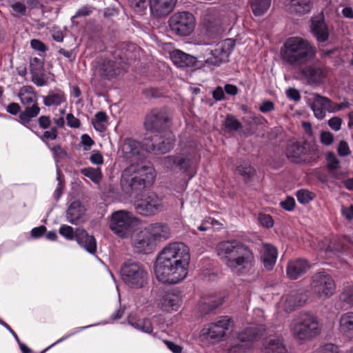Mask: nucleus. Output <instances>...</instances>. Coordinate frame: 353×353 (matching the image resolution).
Here are the masks:
<instances>
[{
  "instance_id": "nucleus-1",
  "label": "nucleus",
  "mask_w": 353,
  "mask_h": 353,
  "mask_svg": "<svg viewBox=\"0 0 353 353\" xmlns=\"http://www.w3.org/2000/svg\"><path fill=\"white\" fill-rule=\"evenodd\" d=\"M190 261L188 247L181 242L168 245L161 252L154 265L158 281L167 284H176L188 276Z\"/></svg>"
},
{
  "instance_id": "nucleus-2",
  "label": "nucleus",
  "mask_w": 353,
  "mask_h": 353,
  "mask_svg": "<svg viewBox=\"0 0 353 353\" xmlns=\"http://www.w3.org/2000/svg\"><path fill=\"white\" fill-rule=\"evenodd\" d=\"M204 45L201 50L203 57H206L204 61H198L195 57L180 50H174L170 52V59L178 68L194 67L204 70H213L215 68L228 61L234 46V41L228 39L219 42L205 43Z\"/></svg>"
},
{
  "instance_id": "nucleus-3",
  "label": "nucleus",
  "mask_w": 353,
  "mask_h": 353,
  "mask_svg": "<svg viewBox=\"0 0 353 353\" xmlns=\"http://www.w3.org/2000/svg\"><path fill=\"white\" fill-rule=\"evenodd\" d=\"M217 254L233 274L245 276L252 273L254 256L246 245L235 240L223 241L217 246Z\"/></svg>"
},
{
  "instance_id": "nucleus-4",
  "label": "nucleus",
  "mask_w": 353,
  "mask_h": 353,
  "mask_svg": "<svg viewBox=\"0 0 353 353\" xmlns=\"http://www.w3.org/2000/svg\"><path fill=\"white\" fill-rule=\"evenodd\" d=\"M315 47L301 37H290L283 43L280 50L281 59L284 63L301 66L310 61L316 55Z\"/></svg>"
},
{
  "instance_id": "nucleus-5",
  "label": "nucleus",
  "mask_w": 353,
  "mask_h": 353,
  "mask_svg": "<svg viewBox=\"0 0 353 353\" xmlns=\"http://www.w3.org/2000/svg\"><path fill=\"white\" fill-rule=\"evenodd\" d=\"M154 178L153 168L132 164L123 171L121 186L127 194H131L134 190L152 185Z\"/></svg>"
},
{
  "instance_id": "nucleus-6",
  "label": "nucleus",
  "mask_w": 353,
  "mask_h": 353,
  "mask_svg": "<svg viewBox=\"0 0 353 353\" xmlns=\"http://www.w3.org/2000/svg\"><path fill=\"white\" fill-rule=\"evenodd\" d=\"M293 336L300 341L310 340L321 333V327L318 318L313 314H301L292 320L290 325Z\"/></svg>"
},
{
  "instance_id": "nucleus-7",
  "label": "nucleus",
  "mask_w": 353,
  "mask_h": 353,
  "mask_svg": "<svg viewBox=\"0 0 353 353\" xmlns=\"http://www.w3.org/2000/svg\"><path fill=\"white\" fill-rule=\"evenodd\" d=\"M168 25L173 34L179 37H188L194 30L196 19L190 12H176L169 19Z\"/></svg>"
},
{
  "instance_id": "nucleus-8",
  "label": "nucleus",
  "mask_w": 353,
  "mask_h": 353,
  "mask_svg": "<svg viewBox=\"0 0 353 353\" xmlns=\"http://www.w3.org/2000/svg\"><path fill=\"white\" fill-rule=\"evenodd\" d=\"M137 219L134 215L125 210H118L111 214L109 226L110 230L118 236L129 237Z\"/></svg>"
},
{
  "instance_id": "nucleus-9",
  "label": "nucleus",
  "mask_w": 353,
  "mask_h": 353,
  "mask_svg": "<svg viewBox=\"0 0 353 353\" xmlns=\"http://www.w3.org/2000/svg\"><path fill=\"white\" fill-rule=\"evenodd\" d=\"M123 281L130 288H142L147 283L148 273L144 267L136 262H128L121 269Z\"/></svg>"
},
{
  "instance_id": "nucleus-10",
  "label": "nucleus",
  "mask_w": 353,
  "mask_h": 353,
  "mask_svg": "<svg viewBox=\"0 0 353 353\" xmlns=\"http://www.w3.org/2000/svg\"><path fill=\"white\" fill-rule=\"evenodd\" d=\"M311 288L313 292L320 298H330L336 290L332 277L326 272L321 271L312 277Z\"/></svg>"
},
{
  "instance_id": "nucleus-11",
  "label": "nucleus",
  "mask_w": 353,
  "mask_h": 353,
  "mask_svg": "<svg viewBox=\"0 0 353 353\" xmlns=\"http://www.w3.org/2000/svg\"><path fill=\"white\" fill-rule=\"evenodd\" d=\"M137 212L143 216L153 215L163 209L162 199L155 193L143 195L134 203Z\"/></svg>"
},
{
  "instance_id": "nucleus-12",
  "label": "nucleus",
  "mask_w": 353,
  "mask_h": 353,
  "mask_svg": "<svg viewBox=\"0 0 353 353\" xmlns=\"http://www.w3.org/2000/svg\"><path fill=\"white\" fill-rule=\"evenodd\" d=\"M196 161L194 156L191 154H182L178 156H168L163 159V164L165 168L174 170L178 168L183 172H188Z\"/></svg>"
},
{
  "instance_id": "nucleus-13",
  "label": "nucleus",
  "mask_w": 353,
  "mask_h": 353,
  "mask_svg": "<svg viewBox=\"0 0 353 353\" xmlns=\"http://www.w3.org/2000/svg\"><path fill=\"white\" fill-rule=\"evenodd\" d=\"M169 123L167 113L161 110H152L146 115L145 128L150 132H159L165 129Z\"/></svg>"
},
{
  "instance_id": "nucleus-14",
  "label": "nucleus",
  "mask_w": 353,
  "mask_h": 353,
  "mask_svg": "<svg viewBox=\"0 0 353 353\" xmlns=\"http://www.w3.org/2000/svg\"><path fill=\"white\" fill-rule=\"evenodd\" d=\"M231 319L228 316H221L216 322L212 323L202 330L203 335H208L215 341H221L225 335V332L229 330Z\"/></svg>"
},
{
  "instance_id": "nucleus-15",
  "label": "nucleus",
  "mask_w": 353,
  "mask_h": 353,
  "mask_svg": "<svg viewBox=\"0 0 353 353\" xmlns=\"http://www.w3.org/2000/svg\"><path fill=\"white\" fill-rule=\"evenodd\" d=\"M307 297V294L305 291L292 292L282 298L280 304L286 312H291L296 307L304 305Z\"/></svg>"
},
{
  "instance_id": "nucleus-16",
  "label": "nucleus",
  "mask_w": 353,
  "mask_h": 353,
  "mask_svg": "<svg viewBox=\"0 0 353 353\" xmlns=\"http://www.w3.org/2000/svg\"><path fill=\"white\" fill-rule=\"evenodd\" d=\"M202 24L208 32L219 33L222 31L220 12L215 8L207 9L202 17Z\"/></svg>"
},
{
  "instance_id": "nucleus-17",
  "label": "nucleus",
  "mask_w": 353,
  "mask_h": 353,
  "mask_svg": "<svg viewBox=\"0 0 353 353\" xmlns=\"http://www.w3.org/2000/svg\"><path fill=\"white\" fill-rule=\"evenodd\" d=\"M302 78L310 85H318L326 76L325 69L319 65H311L301 70Z\"/></svg>"
},
{
  "instance_id": "nucleus-18",
  "label": "nucleus",
  "mask_w": 353,
  "mask_h": 353,
  "mask_svg": "<svg viewBox=\"0 0 353 353\" xmlns=\"http://www.w3.org/2000/svg\"><path fill=\"white\" fill-rule=\"evenodd\" d=\"M177 0H149L151 13L155 17L168 15L175 7Z\"/></svg>"
},
{
  "instance_id": "nucleus-19",
  "label": "nucleus",
  "mask_w": 353,
  "mask_h": 353,
  "mask_svg": "<svg viewBox=\"0 0 353 353\" xmlns=\"http://www.w3.org/2000/svg\"><path fill=\"white\" fill-rule=\"evenodd\" d=\"M311 32L319 42L323 43L328 39L330 31L323 17L312 19Z\"/></svg>"
},
{
  "instance_id": "nucleus-20",
  "label": "nucleus",
  "mask_w": 353,
  "mask_h": 353,
  "mask_svg": "<svg viewBox=\"0 0 353 353\" xmlns=\"http://www.w3.org/2000/svg\"><path fill=\"white\" fill-rule=\"evenodd\" d=\"M310 268L308 262L302 259L290 261L287 267V275L290 279H297Z\"/></svg>"
},
{
  "instance_id": "nucleus-21",
  "label": "nucleus",
  "mask_w": 353,
  "mask_h": 353,
  "mask_svg": "<svg viewBox=\"0 0 353 353\" xmlns=\"http://www.w3.org/2000/svg\"><path fill=\"white\" fill-rule=\"evenodd\" d=\"M75 239L78 244L84 248L88 253L94 254L97 250V242L94 237L89 235L83 229H78L75 232Z\"/></svg>"
},
{
  "instance_id": "nucleus-22",
  "label": "nucleus",
  "mask_w": 353,
  "mask_h": 353,
  "mask_svg": "<svg viewBox=\"0 0 353 353\" xmlns=\"http://www.w3.org/2000/svg\"><path fill=\"white\" fill-rule=\"evenodd\" d=\"M154 243V241L145 230L137 235L134 239L132 245L136 252L148 253L152 250Z\"/></svg>"
},
{
  "instance_id": "nucleus-23",
  "label": "nucleus",
  "mask_w": 353,
  "mask_h": 353,
  "mask_svg": "<svg viewBox=\"0 0 353 353\" xmlns=\"http://www.w3.org/2000/svg\"><path fill=\"white\" fill-rule=\"evenodd\" d=\"M263 325L252 323L239 334L238 339L241 342H250L258 340L263 334Z\"/></svg>"
},
{
  "instance_id": "nucleus-24",
  "label": "nucleus",
  "mask_w": 353,
  "mask_h": 353,
  "mask_svg": "<svg viewBox=\"0 0 353 353\" xmlns=\"http://www.w3.org/2000/svg\"><path fill=\"white\" fill-rule=\"evenodd\" d=\"M181 303L179 296L167 293L159 299L158 306L163 311L171 312L177 311L181 306Z\"/></svg>"
},
{
  "instance_id": "nucleus-25",
  "label": "nucleus",
  "mask_w": 353,
  "mask_h": 353,
  "mask_svg": "<svg viewBox=\"0 0 353 353\" xmlns=\"http://www.w3.org/2000/svg\"><path fill=\"white\" fill-rule=\"evenodd\" d=\"M145 230L154 242L168 239L170 235L169 227L164 223H155L150 224L145 228Z\"/></svg>"
},
{
  "instance_id": "nucleus-26",
  "label": "nucleus",
  "mask_w": 353,
  "mask_h": 353,
  "mask_svg": "<svg viewBox=\"0 0 353 353\" xmlns=\"http://www.w3.org/2000/svg\"><path fill=\"white\" fill-rule=\"evenodd\" d=\"M327 102H328L327 97H323L318 94H314V99L311 103L310 108L313 111L314 117L317 119L322 120L325 117L327 111Z\"/></svg>"
},
{
  "instance_id": "nucleus-27",
  "label": "nucleus",
  "mask_w": 353,
  "mask_h": 353,
  "mask_svg": "<svg viewBox=\"0 0 353 353\" xmlns=\"http://www.w3.org/2000/svg\"><path fill=\"white\" fill-rule=\"evenodd\" d=\"M278 256L277 249L270 244H264L262 250V261L264 268L271 270L275 265Z\"/></svg>"
},
{
  "instance_id": "nucleus-28",
  "label": "nucleus",
  "mask_w": 353,
  "mask_h": 353,
  "mask_svg": "<svg viewBox=\"0 0 353 353\" xmlns=\"http://www.w3.org/2000/svg\"><path fill=\"white\" fill-rule=\"evenodd\" d=\"M85 212L84 207L79 201H74L68 207L66 212V219L72 224L77 225Z\"/></svg>"
},
{
  "instance_id": "nucleus-29",
  "label": "nucleus",
  "mask_w": 353,
  "mask_h": 353,
  "mask_svg": "<svg viewBox=\"0 0 353 353\" xmlns=\"http://www.w3.org/2000/svg\"><path fill=\"white\" fill-rule=\"evenodd\" d=\"M66 97L63 92L60 90H52L43 97V101L46 106H59L65 102Z\"/></svg>"
},
{
  "instance_id": "nucleus-30",
  "label": "nucleus",
  "mask_w": 353,
  "mask_h": 353,
  "mask_svg": "<svg viewBox=\"0 0 353 353\" xmlns=\"http://www.w3.org/2000/svg\"><path fill=\"white\" fill-rule=\"evenodd\" d=\"M100 75L105 79H110L120 73V68L112 61H104L98 68Z\"/></svg>"
},
{
  "instance_id": "nucleus-31",
  "label": "nucleus",
  "mask_w": 353,
  "mask_h": 353,
  "mask_svg": "<svg viewBox=\"0 0 353 353\" xmlns=\"http://www.w3.org/2000/svg\"><path fill=\"white\" fill-rule=\"evenodd\" d=\"M19 97L26 108L37 104V96L31 86H23L20 89Z\"/></svg>"
},
{
  "instance_id": "nucleus-32",
  "label": "nucleus",
  "mask_w": 353,
  "mask_h": 353,
  "mask_svg": "<svg viewBox=\"0 0 353 353\" xmlns=\"http://www.w3.org/2000/svg\"><path fill=\"white\" fill-rule=\"evenodd\" d=\"M253 14L256 17L264 15L270 9L272 0H248Z\"/></svg>"
},
{
  "instance_id": "nucleus-33",
  "label": "nucleus",
  "mask_w": 353,
  "mask_h": 353,
  "mask_svg": "<svg viewBox=\"0 0 353 353\" xmlns=\"http://www.w3.org/2000/svg\"><path fill=\"white\" fill-rule=\"evenodd\" d=\"M122 152L126 158H131L140 153V143L132 139H126L121 148Z\"/></svg>"
},
{
  "instance_id": "nucleus-34",
  "label": "nucleus",
  "mask_w": 353,
  "mask_h": 353,
  "mask_svg": "<svg viewBox=\"0 0 353 353\" xmlns=\"http://www.w3.org/2000/svg\"><path fill=\"white\" fill-rule=\"evenodd\" d=\"M223 302L222 299L214 297L203 298L199 303V310L201 313L207 314L210 311L218 307Z\"/></svg>"
},
{
  "instance_id": "nucleus-35",
  "label": "nucleus",
  "mask_w": 353,
  "mask_h": 353,
  "mask_svg": "<svg viewBox=\"0 0 353 353\" xmlns=\"http://www.w3.org/2000/svg\"><path fill=\"white\" fill-rule=\"evenodd\" d=\"M128 323L134 328L147 334H152L153 327L152 322L148 319H139L134 320L129 318Z\"/></svg>"
},
{
  "instance_id": "nucleus-36",
  "label": "nucleus",
  "mask_w": 353,
  "mask_h": 353,
  "mask_svg": "<svg viewBox=\"0 0 353 353\" xmlns=\"http://www.w3.org/2000/svg\"><path fill=\"white\" fill-rule=\"evenodd\" d=\"M40 112V108L37 104H33L30 107H26L25 110L21 112L19 114L20 122L25 126L30 122L31 119L36 117Z\"/></svg>"
},
{
  "instance_id": "nucleus-37",
  "label": "nucleus",
  "mask_w": 353,
  "mask_h": 353,
  "mask_svg": "<svg viewBox=\"0 0 353 353\" xmlns=\"http://www.w3.org/2000/svg\"><path fill=\"white\" fill-rule=\"evenodd\" d=\"M264 353H286L287 350L280 339H270L264 345Z\"/></svg>"
},
{
  "instance_id": "nucleus-38",
  "label": "nucleus",
  "mask_w": 353,
  "mask_h": 353,
  "mask_svg": "<svg viewBox=\"0 0 353 353\" xmlns=\"http://www.w3.org/2000/svg\"><path fill=\"white\" fill-rule=\"evenodd\" d=\"M339 328L341 332L345 334L353 332V312H346L341 316Z\"/></svg>"
},
{
  "instance_id": "nucleus-39",
  "label": "nucleus",
  "mask_w": 353,
  "mask_h": 353,
  "mask_svg": "<svg viewBox=\"0 0 353 353\" xmlns=\"http://www.w3.org/2000/svg\"><path fill=\"white\" fill-rule=\"evenodd\" d=\"M311 7V0H292L290 10L292 12L305 14L310 10Z\"/></svg>"
},
{
  "instance_id": "nucleus-40",
  "label": "nucleus",
  "mask_w": 353,
  "mask_h": 353,
  "mask_svg": "<svg viewBox=\"0 0 353 353\" xmlns=\"http://www.w3.org/2000/svg\"><path fill=\"white\" fill-rule=\"evenodd\" d=\"M303 152L304 148L300 143L296 142L289 143L286 150L287 157L295 161L301 160V156Z\"/></svg>"
},
{
  "instance_id": "nucleus-41",
  "label": "nucleus",
  "mask_w": 353,
  "mask_h": 353,
  "mask_svg": "<svg viewBox=\"0 0 353 353\" xmlns=\"http://www.w3.org/2000/svg\"><path fill=\"white\" fill-rule=\"evenodd\" d=\"M81 173L89 178L93 183L96 184L100 183L102 180L103 174L100 168H94L92 167L84 168L81 170Z\"/></svg>"
},
{
  "instance_id": "nucleus-42",
  "label": "nucleus",
  "mask_w": 353,
  "mask_h": 353,
  "mask_svg": "<svg viewBox=\"0 0 353 353\" xmlns=\"http://www.w3.org/2000/svg\"><path fill=\"white\" fill-rule=\"evenodd\" d=\"M174 139L169 137L166 140L163 141L161 143L157 144L152 143L150 149L152 151H158L161 153H166L169 152L173 146Z\"/></svg>"
},
{
  "instance_id": "nucleus-43",
  "label": "nucleus",
  "mask_w": 353,
  "mask_h": 353,
  "mask_svg": "<svg viewBox=\"0 0 353 353\" xmlns=\"http://www.w3.org/2000/svg\"><path fill=\"white\" fill-rule=\"evenodd\" d=\"M326 160L330 172L334 174L335 170L339 168L340 162L339 159L333 152H328L326 156Z\"/></svg>"
},
{
  "instance_id": "nucleus-44",
  "label": "nucleus",
  "mask_w": 353,
  "mask_h": 353,
  "mask_svg": "<svg viewBox=\"0 0 353 353\" xmlns=\"http://www.w3.org/2000/svg\"><path fill=\"white\" fill-rule=\"evenodd\" d=\"M296 198L299 203L305 204L314 198V194L307 190H300L296 192Z\"/></svg>"
},
{
  "instance_id": "nucleus-45",
  "label": "nucleus",
  "mask_w": 353,
  "mask_h": 353,
  "mask_svg": "<svg viewBox=\"0 0 353 353\" xmlns=\"http://www.w3.org/2000/svg\"><path fill=\"white\" fill-rule=\"evenodd\" d=\"M225 127L230 130H238L241 128V123L233 116H227L225 121Z\"/></svg>"
},
{
  "instance_id": "nucleus-46",
  "label": "nucleus",
  "mask_w": 353,
  "mask_h": 353,
  "mask_svg": "<svg viewBox=\"0 0 353 353\" xmlns=\"http://www.w3.org/2000/svg\"><path fill=\"white\" fill-rule=\"evenodd\" d=\"M130 7L138 13H141L148 7L147 0H128Z\"/></svg>"
},
{
  "instance_id": "nucleus-47",
  "label": "nucleus",
  "mask_w": 353,
  "mask_h": 353,
  "mask_svg": "<svg viewBox=\"0 0 353 353\" xmlns=\"http://www.w3.org/2000/svg\"><path fill=\"white\" fill-rule=\"evenodd\" d=\"M340 299L350 306H353V286L347 288L340 295Z\"/></svg>"
},
{
  "instance_id": "nucleus-48",
  "label": "nucleus",
  "mask_w": 353,
  "mask_h": 353,
  "mask_svg": "<svg viewBox=\"0 0 353 353\" xmlns=\"http://www.w3.org/2000/svg\"><path fill=\"white\" fill-rule=\"evenodd\" d=\"M258 221L261 225L266 228H271L274 225V221L270 214L260 213L258 216Z\"/></svg>"
},
{
  "instance_id": "nucleus-49",
  "label": "nucleus",
  "mask_w": 353,
  "mask_h": 353,
  "mask_svg": "<svg viewBox=\"0 0 353 353\" xmlns=\"http://www.w3.org/2000/svg\"><path fill=\"white\" fill-rule=\"evenodd\" d=\"M335 240L329 241L328 240H325L322 242L319 247L321 250H323L325 252H335L339 251V246H336L335 244Z\"/></svg>"
},
{
  "instance_id": "nucleus-50",
  "label": "nucleus",
  "mask_w": 353,
  "mask_h": 353,
  "mask_svg": "<svg viewBox=\"0 0 353 353\" xmlns=\"http://www.w3.org/2000/svg\"><path fill=\"white\" fill-rule=\"evenodd\" d=\"M75 232L71 226L67 225H63L59 228V234L68 240L75 238Z\"/></svg>"
},
{
  "instance_id": "nucleus-51",
  "label": "nucleus",
  "mask_w": 353,
  "mask_h": 353,
  "mask_svg": "<svg viewBox=\"0 0 353 353\" xmlns=\"http://www.w3.org/2000/svg\"><path fill=\"white\" fill-rule=\"evenodd\" d=\"M220 223L214 219L208 218L205 219L201 225L198 227V230L200 231H208L211 227L219 225Z\"/></svg>"
},
{
  "instance_id": "nucleus-52",
  "label": "nucleus",
  "mask_w": 353,
  "mask_h": 353,
  "mask_svg": "<svg viewBox=\"0 0 353 353\" xmlns=\"http://www.w3.org/2000/svg\"><path fill=\"white\" fill-rule=\"evenodd\" d=\"M317 353H339V347L333 343H325L318 348Z\"/></svg>"
},
{
  "instance_id": "nucleus-53",
  "label": "nucleus",
  "mask_w": 353,
  "mask_h": 353,
  "mask_svg": "<svg viewBox=\"0 0 353 353\" xmlns=\"http://www.w3.org/2000/svg\"><path fill=\"white\" fill-rule=\"evenodd\" d=\"M57 137V130L56 128H52L50 130L45 131L41 137V139L43 142H47L50 140H54Z\"/></svg>"
},
{
  "instance_id": "nucleus-54",
  "label": "nucleus",
  "mask_w": 353,
  "mask_h": 353,
  "mask_svg": "<svg viewBox=\"0 0 353 353\" xmlns=\"http://www.w3.org/2000/svg\"><path fill=\"white\" fill-rule=\"evenodd\" d=\"M327 124L332 130L337 132L341 130L342 119L338 117H333L328 120Z\"/></svg>"
},
{
  "instance_id": "nucleus-55",
  "label": "nucleus",
  "mask_w": 353,
  "mask_h": 353,
  "mask_svg": "<svg viewBox=\"0 0 353 353\" xmlns=\"http://www.w3.org/2000/svg\"><path fill=\"white\" fill-rule=\"evenodd\" d=\"M337 152L341 157H346L351 153L348 144L345 141H341L339 142Z\"/></svg>"
},
{
  "instance_id": "nucleus-56",
  "label": "nucleus",
  "mask_w": 353,
  "mask_h": 353,
  "mask_svg": "<svg viewBox=\"0 0 353 353\" xmlns=\"http://www.w3.org/2000/svg\"><path fill=\"white\" fill-rule=\"evenodd\" d=\"M321 142L325 145H330L334 141L333 134L330 132L324 131L322 132L320 136Z\"/></svg>"
},
{
  "instance_id": "nucleus-57",
  "label": "nucleus",
  "mask_w": 353,
  "mask_h": 353,
  "mask_svg": "<svg viewBox=\"0 0 353 353\" xmlns=\"http://www.w3.org/2000/svg\"><path fill=\"white\" fill-rule=\"evenodd\" d=\"M67 125L72 128H78L81 125V122L79 119L75 117L72 114H68L66 115Z\"/></svg>"
},
{
  "instance_id": "nucleus-58",
  "label": "nucleus",
  "mask_w": 353,
  "mask_h": 353,
  "mask_svg": "<svg viewBox=\"0 0 353 353\" xmlns=\"http://www.w3.org/2000/svg\"><path fill=\"white\" fill-rule=\"evenodd\" d=\"M281 206L285 210L292 211L295 206V200L293 197L288 196L281 202Z\"/></svg>"
},
{
  "instance_id": "nucleus-59",
  "label": "nucleus",
  "mask_w": 353,
  "mask_h": 353,
  "mask_svg": "<svg viewBox=\"0 0 353 353\" xmlns=\"http://www.w3.org/2000/svg\"><path fill=\"white\" fill-rule=\"evenodd\" d=\"M90 161L92 164L101 165L103 163V157L99 152L94 150L91 153Z\"/></svg>"
},
{
  "instance_id": "nucleus-60",
  "label": "nucleus",
  "mask_w": 353,
  "mask_h": 353,
  "mask_svg": "<svg viewBox=\"0 0 353 353\" xmlns=\"http://www.w3.org/2000/svg\"><path fill=\"white\" fill-rule=\"evenodd\" d=\"M163 342L172 353H181L183 347L179 345L168 340H163Z\"/></svg>"
},
{
  "instance_id": "nucleus-61",
  "label": "nucleus",
  "mask_w": 353,
  "mask_h": 353,
  "mask_svg": "<svg viewBox=\"0 0 353 353\" xmlns=\"http://www.w3.org/2000/svg\"><path fill=\"white\" fill-rule=\"evenodd\" d=\"M81 143L84 146L85 150H89L92 145H94V141L91 139V137L87 134H83L81 135Z\"/></svg>"
},
{
  "instance_id": "nucleus-62",
  "label": "nucleus",
  "mask_w": 353,
  "mask_h": 353,
  "mask_svg": "<svg viewBox=\"0 0 353 353\" xmlns=\"http://www.w3.org/2000/svg\"><path fill=\"white\" fill-rule=\"evenodd\" d=\"M30 46L34 50L39 51V52H43L46 50V47L45 44L43 42H41V41L37 40V39H32L30 41Z\"/></svg>"
},
{
  "instance_id": "nucleus-63",
  "label": "nucleus",
  "mask_w": 353,
  "mask_h": 353,
  "mask_svg": "<svg viewBox=\"0 0 353 353\" xmlns=\"http://www.w3.org/2000/svg\"><path fill=\"white\" fill-rule=\"evenodd\" d=\"M342 215L348 221L353 219V205H351L349 207L341 208Z\"/></svg>"
},
{
  "instance_id": "nucleus-64",
  "label": "nucleus",
  "mask_w": 353,
  "mask_h": 353,
  "mask_svg": "<svg viewBox=\"0 0 353 353\" xmlns=\"http://www.w3.org/2000/svg\"><path fill=\"white\" fill-rule=\"evenodd\" d=\"M237 172L245 176H250L254 173V168L251 166L240 165L237 167Z\"/></svg>"
}]
</instances>
